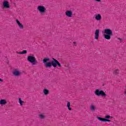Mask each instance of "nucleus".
I'll return each mask as SVG.
<instances>
[{"label":"nucleus","instance_id":"obj_1","mask_svg":"<svg viewBox=\"0 0 126 126\" xmlns=\"http://www.w3.org/2000/svg\"><path fill=\"white\" fill-rule=\"evenodd\" d=\"M43 63H44L46 67H51L53 66V67H57V65H58L59 67H61V65L59 63V61H57L55 59H54L53 61H50V59L46 58L43 59Z\"/></svg>","mask_w":126,"mask_h":126},{"label":"nucleus","instance_id":"obj_2","mask_svg":"<svg viewBox=\"0 0 126 126\" xmlns=\"http://www.w3.org/2000/svg\"><path fill=\"white\" fill-rule=\"evenodd\" d=\"M102 34H103L104 39L106 40H110L111 39V36L113 35V32L110 29H105L102 31Z\"/></svg>","mask_w":126,"mask_h":126},{"label":"nucleus","instance_id":"obj_3","mask_svg":"<svg viewBox=\"0 0 126 126\" xmlns=\"http://www.w3.org/2000/svg\"><path fill=\"white\" fill-rule=\"evenodd\" d=\"M28 61L31 63L32 65H36L37 64V61H36V58L33 55H31L28 56L27 58Z\"/></svg>","mask_w":126,"mask_h":126},{"label":"nucleus","instance_id":"obj_4","mask_svg":"<svg viewBox=\"0 0 126 126\" xmlns=\"http://www.w3.org/2000/svg\"><path fill=\"white\" fill-rule=\"evenodd\" d=\"M37 10L43 15L46 12V8L43 5H38L37 6Z\"/></svg>","mask_w":126,"mask_h":126},{"label":"nucleus","instance_id":"obj_5","mask_svg":"<svg viewBox=\"0 0 126 126\" xmlns=\"http://www.w3.org/2000/svg\"><path fill=\"white\" fill-rule=\"evenodd\" d=\"M2 6L5 9H9V8H10V4H9V2L6 0H4L3 1Z\"/></svg>","mask_w":126,"mask_h":126},{"label":"nucleus","instance_id":"obj_6","mask_svg":"<svg viewBox=\"0 0 126 126\" xmlns=\"http://www.w3.org/2000/svg\"><path fill=\"white\" fill-rule=\"evenodd\" d=\"M94 94L96 95V96H106V94H105L103 91H100L99 90H96L94 92Z\"/></svg>","mask_w":126,"mask_h":126},{"label":"nucleus","instance_id":"obj_7","mask_svg":"<svg viewBox=\"0 0 126 126\" xmlns=\"http://www.w3.org/2000/svg\"><path fill=\"white\" fill-rule=\"evenodd\" d=\"M105 118H104V122H111V119H113V117L110 115H106L105 116Z\"/></svg>","mask_w":126,"mask_h":126},{"label":"nucleus","instance_id":"obj_8","mask_svg":"<svg viewBox=\"0 0 126 126\" xmlns=\"http://www.w3.org/2000/svg\"><path fill=\"white\" fill-rule=\"evenodd\" d=\"M7 104V100L6 99H2L0 100V105L1 106H4Z\"/></svg>","mask_w":126,"mask_h":126},{"label":"nucleus","instance_id":"obj_9","mask_svg":"<svg viewBox=\"0 0 126 126\" xmlns=\"http://www.w3.org/2000/svg\"><path fill=\"white\" fill-rule=\"evenodd\" d=\"M94 18L97 21H100L102 19V16H101L100 14H97L94 15Z\"/></svg>","mask_w":126,"mask_h":126},{"label":"nucleus","instance_id":"obj_10","mask_svg":"<svg viewBox=\"0 0 126 126\" xmlns=\"http://www.w3.org/2000/svg\"><path fill=\"white\" fill-rule=\"evenodd\" d=\"M100 32V30H96L95 32V36H94V39L95 40H98L99 39V33Z\"/></svg>","mask_w":126,"mask_h":126},{"label":"nucleus","instance_id":"obj_11","mask_svg":"<svg viewBox=\"0 0 126 126\" xmlns=\"http://www.w3.org/2000/svg\"><path fill=\"white\" fill-rule=\"evenodd\" d=\"M13 73L15 75V76H18L20 75V71L18 69H15L14 70Z\"/></svg>","mask_w":126,"mask_h":126},{"label":"nucleus","instance_id":"obj_12","mask_svg":"<svg viewBox=\"0 0 126 126\" xmlns=\"http://www.w3.org/2000/svg\"><path fill=\"white\" fill-rule=\"evenodd\" d=\"M16 22L17 23L20 29L22 30L23 28H24V27H23V25L21 23V22L18 20H16Z\"/></svg>","mask_w":126,"mask_h":126},{"label":"nucleus","instance_id":"obj_13","mask_svg":"<svg viewBox=\"0 0 126 126\" xmlns=\"http://www.w3.org/2000/svg\"><path fill=\"white\" fill-rule=\"evenodd\" d=\"M65 14L67 17H72V12L70 10H67L65 12Z\"/></svg>","mask_w":126,"mask_h":126},{"label":"nucleus","instance_id":"obj_14","mask_svg":"<svg viewBox=\"0 0 126 126\" xmlns=\"http://www.w3.org/2000/svg\"><path fill=\"white\" fill-rule=\"evenodd\" d=\"M43 93L44 95H48L49 94V91L47 89H44L43 90Z\"/></svg>","mask_w":126,"mask_h":126},{"label":"nucleus","instance_id":"obj_15","mask_svg":"<svg viewBox=\"0 0 126 126\" xmlns=\"http://www.w3.org/2000/svg\"><path fill=\"white\" fill-rule=\"evenodd\" d=\"M67 107L68 108V110H69V111H71V108H70V102H68L67 103Z\"/></svg>","mask_w":126,"mask_h":126},{"label":"nucleus","instance_id":"obj_16","mask_svg":"<svg viewBox=\"0 0 126 126\" xmlns=\"http://www.w3.org/2000/svg\"><path fill=\"white\" fill-rule=\"evenodd\" d=\"M95 107L94 105H92L90 106V110L91 111H95Z\"/></svg>","mask_w":126,"mask_h":126},{"label":"nucleus","instance_id":"obj_17","mask_svg":"<svg viewBox=\"0 0 126 126\" xmlns=\"http://www.w3.org/2000/svg\"><path fill=\"white\" fill-rule=\"evenodd\" d=\"M27 53V51H26V50H24V51H21V52H19V54L20 55H23V54H26Z\"/></svg>","mask_w":126,"mask_h":126},{"label":"nucleus","instance_id":"obj_18","mask_svg":"<svg viewBox=\"0 0 126 126\" xmlns=\"http://www.w3.org/2000/svg\"><path fill=\"white\" fill-rule=\"evenodd\" d=\"M97 120H98V121H100V122H104V118L102 117H97Z\"/></svg>","mask_w":126,"mask_h":126},{"label":"nucleus","instance_id":"obj_19","mask_svg":"<svg viewBox=\"0 0 126 126\" xmlns=\"http://www.w3.org/2000/svg\"><path fill=\"white\" fill-rule=\"evenodd\" d=\"M120 73V71L118 69H116L114 71V74L117 75V74H119Z\"/></svg>","mask_w":126,"mask_h":126},{"label":"nucleus","instance_id":"obj_20","mask_svg":"<svg viewBox=\"0 0 126 126\" xmlns=\"http://www.w3.org/2000/svg\"><path fill=\"white\" fill-rule=\"evenodd\" d=\"M19 103L20 104L21 106H22L23 105V103H24V101H22L21 100V98H19Z\"/></svg>","mask_w":126,"mask_h":126},{"label":"nucleus","instance_id":"obj_21","mask_svg":"<svg viewBox=\"0 0 126 126\" xmlns=\"http://www.w3.org/2000/svg\"><path fill=\"white\" fill-rule=\"evenodd\" d=\"M39 118L40 119H44L45 118V116L43 114H41L39 115Z\"/></svg>","mask_w":126,"mask_h":126},{"label":"nucleus","instance_id":"obj_22","mask_svg":"<svg viewBox=\"0 0 126 126\" xmlns=\"http://www.w3.org/2000/svg\"><path fill=\"white\" fill-rule=\"evenodd\" d=\"M76 45H77V44H76V43L75 42H73V46H76Z\"/></svg>","mask_w":126,"mask_h":126},{"label":"nucleus","instance_id":"obj_23","mask_svg":"<svg viewBox=\"0 0 126 126\" xmlns=\"http://www.w3.org/2000/svg\"><path fill=\"white\" fill-rule=\"evenodd\" d=\"M3 81V80H2V79L0 78V82H2Z\"/></svg>","mask_w":126,"mask_h":126},{"label":"nucleus","instance_id":"obj_24","mask_svg":"<svg viewBox=\"0 0 126 126\" xmlns=\"http://www.w3.org/2000/svg\"><path fill=\"white\" fill-rule=\"evenodd\" d=\"M95 1H101V0H94Z\"/></svg>","mask_w":126,"mask_h":126},{"label":"nucleus","instance_id":"obj_25","mask_svg":"<svg viewBox=\"0 0 126 126\" xmlns=\"http://www.w3.org/2000/svg\"><path fill=\"white\" fill-rule=\"evenodd\" d=\"M119 40H120V41H122V39L121 38H118Z\"/></svg>","mask_w":126,"mask_h":126}]
</instances>
